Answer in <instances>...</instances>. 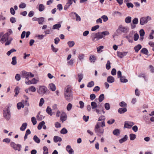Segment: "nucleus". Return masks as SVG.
I'll use <instances>...</instances> for the list:
<instances>
[{
	"instance_id": "f257e3e1",
	"label": "nucleus",
	"mask_w": 154,
	"mask_h": 154,
	"mask_svg": "<svg viewBox=\"0 0 154 154\" xmlns=\"http://www.w3.org/2000/svg\"><path fill=\"white\" fill-rule=\"evenodd\" d=\"M64 95L66 99L70 101L72 99V95L70 87L68 85L65 89Z\"/></svg>"
},
{
	"instance_id": "f03ea898",
	"label": "nucleus",
	"mask_w": 154,
	"mask_h": 154,
	"mask_svg": "<svg viewBox=\"0 0 154 154\" xmlns=\"http://www.w3.org/2000/svg\"><path fill=\"white\" fill-rule=\"evenodd\" d=\"M109 34V32L107 31H105L102 32H99L95 33V36L93 39V40L94 41H98L99 39L103 38L105 36L108 35Z\"/></svg>"
},
{
	"instance_id": "7ed1b4c3",
	"label": "nucleus",
	"mask_w": 154,
	"mask_h": 154,
	"mask_svg": "<svg viewBox=\"0 0 154 154\" xmlns=\"http://www.w3.org/2000/svg\"><path fill=\"white\" fill-rule=\"evenodd\" d=\"M128 28L127 26H123L122 25H120L117 29L115 35L118 36L121 35L122 33H126L128 31Z\"/></svg>"
},
{
	"instance_id": "20e7f679",
	"label": "nucleus",
	"mask_w": 154,
	"mask_h": 154,
	"mask_svg": "<svg viewBox=\"0 0 154 154\" xmlns=\"http://www.w3.org/2000/svg\"><path fill=\"white\" fill-rule=\"evenodd\" d=\"M9 34L8 33H6L5 34L0 40V42L2 43H4L5 42H6L5 44V45H9L11 42L12 40V38H10L9 40L8 39Z\"/></svg>"
},
{
	"instance_id": "39448f33",
	"label": "nucleus",
	"mask_w": 154,
	"mask_h": 154,
	"mask_svg": "<svg viewBox=\"0 0 154 154\" xmlns=\"http://www.w3.org/2000/svg\"><path fill=\"white\" fill-rule=\"evenodd\" d=\"M3 116L7 120H9L11 118L10 109L9 107L5 108L3 110Z\"/></svg>"
},
{
	"instance_id": "423d86ee",
	"label": "nucleus",
	"mask_w": 154,
	"mask_h": 154,
	"mask_svg": "<svg viewBox=\"0 0 154 154\" xmlns=\"http://www.w3.org/2000/svg\"><path fill=\"white\" fill-rule=\"evenodd\" d=\"M34 76V75L30 72H27L25 71H23L22 72V77L25 79L29 78V77H33Z\"/></svg>"
},
{
	"instance_id": "0eeeda50",
	"label": "nucleus",
	"mask_w": 154,
	"mask_h": 154,
	"mask_svg": "<svg viewBox=\"0 0 154 154\" xmlns=\"http://www.w3.org/2000/svg\"><path fill=\"white\" fill-rule=\"evenodd\" d=\"M48 90L47 88L45 86H41L39 87L38 92L40 94L43 95L46 93Z\"/></svg>"
},
{
	"instance_id": "6e6552de",
	"label": "nucleus",
	"mask_w": 154,
	"mask_h": 154,
	"mask_svg": "<svg viewBox=\"0 0 154 154\" xmlns=\"http://www.w3.org/2000/svg\"><path fill=\"white\" fill-rule=\"evenodd\" d=\"M148 19L149 20H151V17L148 16L146 17H141L140 19V24L141 25H143L147 23L148 22Z\"/></svg>"
},
{
	"instance_id": "1a4fd4ad",
	"label": "nucleus",
	"mask_w": 154,
	"mask_h": 154,
	"mask_svg": "<svg viewBox=\"0 0 154 154\" xmlns=\"http://www.w3.org/2000/svg\"><path fill=\"white\" fill-rule=\"evenodd\" d=\"M95 132L97 135L102 134L104 132V130L103 128L95 126L94 128Z\"/></svg>"
},
{
	"instance_id": "9d476101",
	"label": "nucleus",
	"mask_w": 154,
	"mask_h": 154,
	"mask_svg": "<svg viewBox=\"0 0 154 154\" xmlns=\"http://www.w3.org/2000/svg\"><path fill=\"white\" fill-rule=\"evenodd\" d=\"M134 124V123L132 122L125 121V122L124 127L128 128H131Z\"/></svg>"
},
{
	"instance_id": "9b49d317",
	"label": "nucleus",
	"mask_w": 154,
	"mask_h": 154,
	"mask_svg": "<svg viewBox=\"0 0 154 154\" xmlns=\"http://www.w3.org/2000/svg\"><path fill=\"white\" fill-rule=\"evenodd\" d=\"M67 119L66 114L64 112H63L60 115V120L63 122Z\"/></svg>"
},
{
	"instance_id": "f8f14e48",
	"label": "nucleus",
	"mask_w": 154,
	"mask_h": 154,
	"mask_svg": "<svg viewBox=\"0 0 154 154\" xmlns=\"http://www.w3.org/2000/svg\"><path fill=\"white\" fill-rule=\"evenodd\" d=\"M95 126L103 128V127H105V122L104 121H98L97 122Z\"/></svg>"
},
{
	"instance_id": "ddd939ff",
	"label": "nucleus",
	"mask_w": 154,
	"mask_h": 154,
	"mask_svg": "<svg viewBox=\"0 0 154 154\" xmlns=\"http://www.w3.org/2000/svg\"><path fill=\"white\" fill-rule=\"evenodd\" d=\"M24 101L23 100L21 102H19L17 104V107L18 109H20L21 108H23L24 107V105L23 103H24Z\"/></svg>"
},
{
	"instance_id": "4468645a",
	"label": "nucleus",
	"mask_w": 154,
	"mask_h": 154,
	"mask_svg": "<svg viewBox=\"0 0 154 154\" xmlns=\"http://www.w3.org/2000/svg\"><path fill=\"white\" fill-rule=\"evenodd\" d=\"M49 88L52 91H54L56 89L55 85L53 83H51L49 85Z\"/></svg>"
},
{
	"instance_id": "2eb2a0df",
	"label": "nucleus",
	"mask_w": 154,
	"mask_h": 154,
	"mask_svg": "<svg viewBox=\"0 0 154 154\" xmlns=\"http://www.w3.org/2000/svg\"><path fill=\"white\" fill-rule=\"evenodd\" d=\"M46 112L50 116H52L53 114L52 109L49 106H47L46 109Z\"/></svg>"
},
{
	"instance_id": "dca6fc26",
	"label": "nucleus",
	"mask_w": 154,
	"mask_h": 154,
	"mask_svg": "<svg viewBox=\"0 0 154 154\" xmlns=\"http://www.w3.org/2000/svg\"><path fill=\"white\" fill-rule=\"evenodd\" d=\"M107 82L110 83L113 82L115 81L114 78L112 76H110L108 77L107 79Z\"/></svg>"
},
{
	"instance_id": "f3484780",
	"label": "nucleus",
	"mask_w": 154,
	"mask_h": 154,
	"mask_svg": "<svg viewBox=\"0 0 154 154\" xmlns=\"http://www.w3.org/2000/svg\"><path fill=\"white\" fill-rule=\"evenodd\" d=\"M127 52H118L117 55L118 57H120L121 58H122L124 56H126L127 54Z\"/></svg>"
},
{
	"instance_id": "a211bd4d",
	"label": "nucleus",
	"mask_w": 154,
	"mask_h": 154,
	"mask_svg": "<svg viewBox=\"0 0 154 154\" xmlns=\"http://www.w3.org/2000/svg\"><path fill=\"white\" fill-rule=\"evenodd\" d=\"M66 149L69 154H72L74 152V150L71 148L70 145L67 146Z\"/></svg>"
},
{
	"instance_id": "6ab92c4d",
	"label": "nucleus",
	"mask_w": 154,
	"mask_h": 154,
	"mask_svg": "<svg viewBox=\"0 0 154 154\" xmlns=\"http://www.w3.org/2000/svg\"><path fill=\"white\" fill-rule=\"evenodd\" d=\"M53 140L54 142L57 143L58 142L61 141L62 140V139L60 137L55 136L54 137Z\"/></svg>"
},
{
	"instance_id": "aec40b11",
	"label": "nucleus",
	"mask_w": 154,
	"mask_h": 154,
	"mask_svg": "<svg viewBox=\"0 0 154 154\" xmlns=\"http://www.w3.org/2000/svg\"><path fill=\"white\" fill-rule=\"evenodd\" d=\"M38 79H36L35 78H34L32 79L31 80H30V82H29L28 84H30V85L32 84H36L38 82Z\"/></svg>"
},
{
	"instance_id": "412c9836",
	"label": "nucleus",
	"mask_w": 154,
	"mask_h": 154,
	"mask_svg": "<svg viewBox=\"0 0 154 154\" xmlns=\"http://www.w3.org/2000/svg\"><path fill=\"white\" fill-rule=\"evenodd\" d=\"M27 124L26 123H23L21 127L20 128V129L21 131H24L26 128Z\"/></svg>"
},
{
	"instance_id": "4be33fe9",
	"label": "nucleus",
	"mask_w": 154,
	"mask_h": 154,
	"mask_svg": "<svg viewBox=\"0 0 154 154\" xmlns=\"http://www.w3.org/2000/svg\"><path fill=\"white\" fill-rule=\"evenodd\" d=\"M61 26L60 24H57L53 25L52 29H58L59 30V28L61 27Z\"/></svg>"
},
{
	"instance_id": "5701e85b",
	"label": "nucleus",
	"mask_w": 154,
	"mask_h": 154,
	"mask_svg": "<svg viewBox=\"0 0 154 154\" xmlns=\"http://www.w3.org/2000/svg\"><path fill=\"white\" fill-rule=\"evenodd\" d=\"M127 111V109L126 108H120L118 110V112L120 114L124 113Z\"/></svg>"
},
{
	"instance_id": "b1692460",
	"label": "nucleus",
	"mask_w": 154,
	"mask_h": 154,
	"mask_svg": "<svg viewBox=\"0 0 154 154\" xmlns=\"http://www.w3.org/2000/svg\"><path fill=\"white\" fill-rule=\"evenodd\" d=\"M20 88L18 86H17L16 87L15 89H14V92L15 93L14 96H17L20 92Z\"/></svg>"
},
{
	"instance_id": "393cba45",
	"label": "nucleus",
	"mask_w": 154,
	"mask_h": 154,
	"mask_svg": "<svg viewBox=\"0 0 154 154\" xmlns=\"http://www.w3.org/2000/svg\"><path fill=\"white\" fill-rule=\"evenodd\" d=\"M85 55L82 53L79 54L78 57L79 60L82 61L84 59Z\"/></svg>"
},
{
	"instance_id": "a878e982",
	"label": "nucleus",
	"mask_w": 154,
	"mask_h": 154,
	"mask_svg": "<svg viewBox=\"0 0 154 154\" xmlns=\"http://www.w3.org/2000/svg\"><path fill=\"white\" fill-rule=\"evenodd\" d=\"M33 140L37 143H39L40 142V139L36 135H34L33 138Z\"/></svg>"
},
{
	"instance_id": "bb28decb",
	"label": "nucleus",
	"mask_w": 154,
	"mask_h": 154,
	"mask_svg": "<svg viewBox=\"0 0 154 154\" xmlns=\"http://www.w3.org/2000/svg\"><path fill=\"white\" fill-rule=\"evenodd\" d=\"M128 139V136L126 135L124 137L120 139L119 140V142L120 143H122L126 141Z\"/></svg>"
},
{
	"instance_id": "cd10ccee",
	"label": "nucleus",
	"mask_w": 154,
	"mask_h": 154,
	"mask_svg": "<svg viewBox=\"0 0 154 154\" xmlns=\"http://www.w3.org/2000/svg\"><path fill=\"white\" fill-rule=\"evenodd\" d=\"M142 46L140 45H138L134 48V49L136 52L137 53L139 51L141 48Z\"/></svg>"
},
{
	"instance_id": "c85d7f7f",
	"label": "nucleus",
	"mask_w": 154,
	"mask_h": 154,
	"mask_svg": "<svg viewBox=\"0 0 154 154\" xmlns=\"http://www.w3.org/2000/svg\"><path fill=\"white\" fill-rule=\"evenodd\" d=\"M21 145L19 144H17L16 145L14 149L15 150H18V151L21 150Z\"/></svg>"
},
{
	"instance_id": "c756f323",
	"label": "nucleus",
	"mask_w": 154,
	"mask_h": 154,
	"mask_svg": "<svg viewBox=\"0 0 154 154\" xmlns=\"http://www.w3.org/2000/svg\"><path fill=\"white\" fill-rule=\"evenodd\" d=\"M45 122L44 121H42L40 122L38 126V130H41L43 126L45 124Z\"/></svg>"
},
{
	"instance_id": "7c9ffc66",
	"label": "nucleus",
	"mask_w": 154,
	"mask_h": 154,
	"mask_svg": "<svg viewBox=\"0 0 154 154\" xmlns=\"http://www.w3.org/2000/svg\"><path fill=\"white\" fill-rule=\"evenodd\" d=\"M67 44L69 47L71 48L74 45L75 43L73 41H69L67 42Z\"/></svg>"
},
{
	"instance_id": "2f4dec72",
	"label": "nucleus",
	"mask_w": 154,
	"mask_h": 154,
	"mask_svg": "<svg viewBox=\"0 0 154 154\" xmlns=\"http://www.w3.org/2000/svg\"><path fill=\"white\" fill-rule=\"evenodd\" d=\"M129 137L131 140H133L136 138V135L134 134H131L129 135Z\"/></svg>"
},
{
	"instance_id": "473e14b6",
	"label": "nucleus",
	"mask_w": 154,
	"mask_h": 154,
	"mask_svg": "<svg viewBox=\"0 0 154 154\" xmlns=\"http://www.w3.org/2000/svg\"><path fill=\"white\" fill-rule=\"evenodd\" d=\"M44 19L43 17L38 18V21L39 24L42 25L43 24V22L44 21Z\"/></svg>"
},
{
	"instance_id": "72a5a7b5",
	"label": "nucleus",
	"mask_w": 154,
	"mask_h": 154,
	"mask_svg": "<svg viewBox=\"0 0 154 154\" xmlns=\"http://www.w3.org/2000/svg\"><path fill=\"white\" fill-rule=\"evenodd\" d=\"M78 81L80 82L83 78V75L81 73H79L78 74Z\"/></svg>"
},
{
	"instance_id": "f704fd0d",
	"label": "nucleus",
	"mask_w": 154,
	"mask_h": 154,
	"mask_svg": "<svg viewBox=\"0 0 154 154\" xmlns=\"http://www.w3.org/2000/svg\"><path fill=\"white\" fill-rule=\"evenodd\" d=\"M17 63L16 57H13L12 58L11 64L13 65H15L17 64Z\"/></svg>"
},
{
	"instance_id": "c9c22d12",
	"label": "nucleus",
	"mask_w": 154,
	"mask_h": 154,
	"mask_svg": "<svg viewBox=\"0 0 154 154\" xmlns=\"http://www.w3.org/2000/svg\"><path fill=\"white\" fill-rule=\"evenodd\" d=\"M28 90L29 91L32 92H35L36 90L35 87L33 86L29 87L28 88Z\"/></svg>"
},
{
	"instance_id": "e433bc0d",
	"label": "nucleus",
	"mask_w": 154,
	"mask_h": 154,
	"mask_svg": "<svg viewBox=\"0 0 154 154\" xmlns=\"http://www.w3.org/2000/svg\"><path fill=\"white\" fill-rule=\"evenodd\" d=\"M131 20V17L128 16L127 17L125 20V22L127 23H130Z\"/></svg>"
},
{
	"instance_id": "4c0bfd02",
	"label": "nucleus",
	"mask_w": 154,
	"mask_h": 154,
	"mask_svg": "<svg viewBox=\"0 0 154 154\" xmlns=\"http://www.w3.org/2000/svg\"><path fill=\"white\" fill-rule=\"evenodd\" d=\"M91 108L92 109H94L96 108L97 107V105L96 102H92L91 103Z\"/></svg>"
},
{
	"instance_id": "58836bf2",
	"label": "nucleus",
	"mask_w": 154,
	"mask_h": 154,
	"mask_svg": "<svg viewBox=\"0 0 154 154\" xmlns=\"http://www.w3.org/2000/svg\"><path fill=\"white\" fill-rule=\"evenodd\" d=\"M120 131L118 129L114 130L113 132V134L115 135H118L120 133Z\"/></svg>"
},
{
	"instance_id": "ea45409f",
	"label": "nucleus",
	"mask_w": 154,
	"mask_h": 154,
	"mask_svg": "<svg viewBox=\"0 0 154 154\" xmlns=\"http://www.w3.org/2000/svg\"><path fill=\"white\" fill-rule=\"evenodd\" d=\"M104 99V96L103 94H101L99 97L98 100L100 102H101Z\"/></svg>"
},
{
	"instance_id": "a19ab883",
	"label": "nucleus",
	"mask_w": 154,
	"mask_h": 154,
	"mask_svg": "<svg viewBox=\"0 0 154 154\" xmlns=\"http://www.w3.org/2000/svg\"><path fill=\"white\" fill-rule=\"evenodd\" d=\"M141 52L143 54L147 55L148 54V50L146 48H143L141 51Z\"/></svg>"
},
{
	"instance_id": "79ce46f5",
	"label": "nucleus",
	"mask_w": 154,
	"mask_h": 154,
	"mask_svg": "<svg viewBox=\"0 0 154 154\" xmlns=\"http://www.w3.org/2000/svg\"><path fill=\"white\" fill-rule=\"evenodd\" d=\"M45 9L44 6L42 4H40L39 5L38 10L40 11H42Z\"/></svg>"
},
{
	"instance_id": "37998d69",
	"label": "nucleus",
	"mask_w": 154,
	"mask_h": 154,
	"mask_svg": "<svg viewBox=\"0 0 154 154\" xmlns=\"http://www.w3.org/2000/svg\"><path fill=\"white\" fill-rule=\"evenodd\" d=\"M89 59L91 62L93 63L96 60V58L94 56L92 55L90 56Z\"/></svg>"
},
{
	"instance_id": "c03bdc74",
	"label": "nucleus",
	"mask_w": 154,
	"mask_h": 154,
	"mask_svg": "<svg viewBox=\"0 0 154 154\" xmlns=\"http://www.w3.org/2000/svg\"><path fill=\"white\" fill-rule=\"evenodd\" d=\"M45 102V100L43 98H41L40 102L39 103V106H42L44 104Z\"/></svg>"
},
{
	"instance_id": "a18cd8bd",
	"label": "nucleus",
	"mask_w": 154,
	"mask_h": 154,
	"mask_svg": "<svg viewBox=\"0 0 154 154\" xmlns=\"http://www.w3.org/2000/svg\"><path fill=\"white\" fill-rule=\"evenodd\" d=\"M67 132V130L65 128H63L60 131V133L63 134H65Z\"/></svg>"
},
{
	"instance_id": "49530a36",
	"label": "nucleus",
	"mask_w": 154,
	"mask_h": 154,
	"mask_svg": "<svg viewBox=\"0 0 154 154\" xmlns=\"http://www.w3.org/2000/svg\"><path fill=\"white\" fill-rule=\"evenodd\" d=\"M110 64L111 63L110 61L109 60H108L106 66V68L107 69L109 70L110 68Z\"/></svg>"
},
{
	"instance_id": "de8ad7c7",
	"label": "nucleus",
	"mask_w": 154,
	"mask_h": 154,
	"mask_svg": "<svg viewBox=\"0 0 154 154\" xmlns=\"http://www.w3.org/2000/svg\"><path fill=\"white\" fill-rule=\"evenodd\" d=\"M72 105L70 103H69L67 106L66 109L68 111H70L72 108Z\"/></svg>"
},
{
	"instance_id": "09e8293b",
	"label": "nucleus",
	"mask_w": 154,
	"mask_h": 154,
	"mask_svg": "<svg viewBox=\"0 0 154 154\" xmlns=\"http://www.w3.org/2000/svg\"><path fill=\"white\" fill-rule=\"evenodd\" d=\"M94 85V82L93 81H91L88 83L87 85V87L89 88H91Z\"/></svg>"
},
{
	"instance_id": "8fccbe9b",
	"label": "nucleus",
	"mask_w": 154,
	"mask_h": 154,
	"mask_svg": "<svg viewBox=\"0 0 154 154\" xmlns=\"http://www.w3.org/2000/svg\"><path fill=\"white\" fill-rule=\"evenodd\" d=\"M120 78L121 82H128V80L125 79V77L124 76H122Z\"/></svg>"
},
{
	"instance_id": "3c124183",
	"label": "nucleus",
	"mask_w": 154,
	"mask_h": 154,
	"mask_svg": "<svg viewBox=\"0 0 154 154\" xmlns=\"http://www.w3.org/2000/svg\"><path fill=\"white\" fill-rule=\"evenodd\" d=\"M43 150H44V154H48V149L47 147L44 146L43 147Z\"/></svg>"
},
{
	"instance_id": "603ef678",
	"label": "nucleus",
	"mask_w": 154,
	"mask_h": 154,
	"mask_svg": "<svg viewBox=\"0 0 154 154\" xmlns=\"http://www.w3.org/2000/svg\"><path fill=\"white\" fill-rule=\"evenodd\" d=\"M31 121L32 122L33 125H35L37 123V121L35 118L34 117H32L31 118Z\"/></svg>"
},
{
	"instance_id": "864d4df0",
	"label": "nucleus",
	"mask_w": 154,
	"mask_h": 154,
	"mask_svg": "<svg viewBox=\"0 0 154 154\" xmlns=\"http://www.w3.org/2000/svg\"><path fill=\"white\" fill-rule=\"evenodd\" d=\"M104 48V47L103 46H100L97 48V51L98 53L101 52L102 51V49H103Z\"/></svg>"
},
{
	"instance_id": "5fc2aeb1",
	"label": "nucleus",
	"mask_w": 154,
	"mask_h": 154,
	"mask_svg": "<svg viewBox=\"0 0 154 154\" xmlns=\"http://www.w3.org/2000/svg\"><path fill=\"white\" fill-rule=\"evenodd\" d=\"M119 106L121 107H126L127 106V104L124 101H122L119 103Z\"/></svg>"
},
{
	"instance_id": "6e6d98bb",
	"label": "nucleus",
	"mask_w": 154,
	"mask_h": 154,
	"mask_svg": "<svg viewBox=\"0 0 154 154\" xmlns=\"http://www.w3.org/2000/svg\"><path fill=\"white\" fill-rule=\"evenodd\" d=\"M16 51V50H15V49H12L11 50H10L9 51H8L7 52V54L9 56V55H10L11 54V53H12L13 52H15V51Z\"/></svg>"
},
{
	"instance_id": "4d7b16f0",
	"label": "nucleus",
	"mask_w": 154,
	"mask_h": 154,
	"mask_svg": "<svg viewBox=\"0 0 154 154\" xmlns=\"http://www.w3.org/2000/svg\"><path fill=\"white\" fill-rule=\"evenodd\" d=\"M138 20L137 18H134L132 20V23L134 24H137L138 23Z\"/></svg>"
},
{
	"instance_id": "13d9d810",
	"label": "nucleus",
	"mask_w": 154,
	"mask_h": 154,
	"mask_svg": "<svg viewBox=\"0 0 154 154\" xmlns=\"http://www.w3.org/2000/svg\"><path fill=\"white\" fill-rule=\"evenodd\" d=\"M105 119V116H102L98 118V121H104V120Z\"/></svg>"
},
{
	"instance_id": "bf43d9fd",
	"label": "nucleus",
	"mask_w": 154,
	"mask_h": 154,
	"mask_svg": "<svg viewBox=\"0 0 154 154\" xmlns=\"http://www.w3.org/2000/svg\"><path fill=\"white\" fill-rule=\"evenodd\" d=\"M140 35V37H143L145 34V32L143 29H141L139 32Z\"/></svg>"
},
{
	"instance_id": "052dcab7",
	"label": "nucleus",
	"mask_w": 154,
	"mask_h": 154,
	"mask_svg": "<svg viewBox=\"0 0 154 154\" xmlns=\"http://www.w3.org/2000/svg\"><path fill=\"white\" fill-rule=\"evenodd\" d=\"M101 18L103 19V21L104 22L107 21L108 20V18L106 15H103L101 17Z\"/></svg>"
},
{
	"instance_id": "680f3d73",
	"label": "nucleus",
	"mask_w": 154,
	"mask_h": 154,
	"mask_svg": "<svg viewBox=\"0 0 154 154\" xmlns=\"http://www.w3.org/2000/svg\"><path fill=\"white\" fill-rule=\"evenodd\" d=\"M26 5L25 3H21L19 5V7L21 8H24L26 7Z\"/></svg>"
},
{
	"instance_id": "e2e57ef3",
	"label": "nucleus",
	"mask_w": 154,
	"mask_h": 154,
	"mask_svg": "<svg viewBox=\"0 0 154 154\" xmlns=\"http://www.w3.org/2000/svg\"><path fill=\"white\" fill-rule=\"evenodd\" d=\"M139 38V35L137 33L135 34L134 36V40L135 41H137L138 39Z\"/></svg>"
},
{
	"instance_id": "0e129e2a",
	"label": "nucleus",
	"mask_w": 154,
	"mask_h": 154,
	"mask_svg": "<svg viewBox=\"0 0 154 154\" xmlns=\"http://www.w3.org/2000/svg\"><path fill=\"white\" fill-rule=\"evenodd\" d=\"M99 27H100V26L99 25H97L93 27L92 28L91 30L92 31H94L96 30V29H98L99 28Z\"/></svg>"
},
{
	"instance_id": "69168bd1",
	"label": "nucleus",
	"mask_w": 154,
	"mask_h": 154,
	"mask_svg": "<svg viewBox=\"0 0 154 154\" xmlns=\"http://www.w3.org/2000/svg\"><path fill=\"white\" fill-rule=\"evenodd\" d=\"M115 121V120L114 119H111L110 120H108L107 123L109 125H111L114 123Z\"/></svg>"
},
{
	"instance_id": "338daca9",
	"label": "nucleus",
	"mask_w": 154,
	"mask_h": 154,
	"mask_svg": "<svg viewBox=\"0 0 154 154\" xmlns=\"http://www.w3.org/2000/svg\"><path fill=\"white\" fill-rule=\"evenodd\" d=\"M54 125L56 128H59L61 127V124L58 122H56L54 124Z\"/></svg>"
},
{
	"instance_id": "774afa93",
	"label": "nucleus",
	"mask_w": 154,
	"mask_h": 154,
	"mask_svg": "<svg viewBox=\"0 0 154 154\" xmlns=\"http://www.w3.org/2000/svg\"><path fill=\"white\" fill-rule=\"evenodd\" d=\"M105 108L107 110H108L110 109V105L109 103H106L104 105Z\"/></svg>"
}]
</instances>
